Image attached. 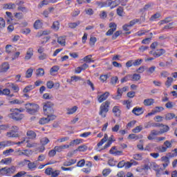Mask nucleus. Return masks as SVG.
Segmentation results:
<instances>
[{
    "label": "nucleus",
    "mask_w": 177,
    "mask_h": 177,
    "mask_svg": "<svg viewBox=\"0 0 177 177\" xmlns=\"http://www.w3.org/2000/svg\"><path fill=\"white\" fill-rule=\"evenodd\" d=\"M23 111H24V109H11L10 110V113L8 115V118L10 120H13L14 121H21L22 118H24V115L23 113Z\"/></svg>",
    "instance_id": "nucleus-1"
},
{
    "label": "nucleus",
    "mask_w": 177,
    "mask_h": 177,
    "mask_svg": "<svg viewBox=\"0 0 177 177\" xmlns=\"http://www.w3.org/2000/svg\"><path fill=\"white\" fill-rule=\"evenodd\" d=\"M110 106V102L106 101L102 103L100 107L99 115L102 117V118H106V114L109 113V107Z\"/></svg>",
    "instance_id": "nucleus-2"
},
{
    "label": "nucleus",
    "mask_w": 177,
    "mask_h": 177,
    "mask_svg": "<svg viewBox=\"0 0 177 177\" xmlns=\"http://www.w3.org/2000/svg\"><path fill=\"white\" fill-rule=\"evenodd\" d=\"M25 107L29 114H35L39 110V106L37 104L28 103L26 104Z\"/></svg>",
    "instance_id": "nucleus-3"
},
{
    "label": "nucleus",
    "mask_w": 177,
    "mask_h": 177,
    "mask_svg": "<svg viewBox=\"0 0 177 177\" xmlns=\"http://www.w3.org/2000/svg\"><path fill=\"white\" fill-rule=\"evenodd\" d=\"M149 9H150V6L149 5H146L143 8H141L139 12V13L140 14V19H136L134 20L133 24H142V23H143V21H145V20L143 14L145 13V12H146V10H149Z\"/></svg>",
    "instance_id": "nucleus-4"
},
{
    "label": "nucleus",
    "mask_w": 177,
    "mask_h": 177,
    "mask_svg": "<svg viewBox=\"0 0 177 177\" xmlns=\"http://www.w3.org/2000/svg\"><path fill=\"white\" fill-rule=\"evenodd\" d=\"M26 138H24L21 141L18 142H12L11 141H3L0 142V149H4V147H9V146H13V145H17L20 146V145H24L26 142Z\"/></svg>",
    "instance_id": "nucleus-5"
},
{
    "label": "nucleus",
    "mask_w": 177,
    "mask_h": 177,
    "mask_svg": "<svg viewBox=\"0 0 177 177\" xmlns=\"http://www.w3.org/2000/svg\"><path fill=\"white\" fill-rule=\"evenodd\" d=\"M53 104L50 102L46 103L43 106V110L45 115H50V114H53Z\"/></svg>",
    "instance_id": "nucleus-6"
},
{
    "label": "nucleus",
    "mask_w": 177,
    "mask_h": 177,
    "mask_svg": "<svg viewBox=\"0 0 177 177\" xmlns=\"http://www.w3.org/2000/svg\"><path fill=\"white\" fill-rule=\"evenodd\" d=\"M127 91H128V86H124L122 88H118V94L113 96V99H115V100H120V99L122 97V93L127 92Z\"/></svg>",
    "instance_id": "nucleus-7"
},
{
    "label": "nucleus",
    "mask_w": 177,
    "mask_h": 177,
    "mask_svg": "<svg viewBox=\"0 0 177 177\" xmlns=\"http://www.w3.org/2000/svg\"><path fill=\"white\" fill-rule=\"evenodd\" d=\"M109 28L110 29L106 33V35L107 36L113 35V34L114 33V31L117 30V24L111 22L109 24Z\"/></svg>",
    "instance_id": "nucleus-8"
},
{
    "label": "nucleus",
    "mask_w": 177,
    "mask_h": 177,
    "mask_svg": "<svg viewBox=\"0 0 177 177\" xmlns=\"http://www.w3.org/2000/svg\"><path fill=\"white\" fill-rule=\"evenodd\" d=\"M164 107L162 106H156L150 113H149L146 117H150V115H154V114H157V113H161L163 111Z\"/></svg>",
    "instance_id": "nucleus-9"
},
{
    "label": "nucleus",
    "mask_w": 177,
    "mask_h": 177,
    "mask_svg": "<svg viewBox=\"0 0 177 177\" xmlns=\"http://www.w3.org/2000/svg\"><path fill=\"white\" fill-rule=\"evenodd\" d=\"M120 3L121 0H115L113 1L111 0L106 1V5H108V6H111V9H114V8L118 6Z\"/></svg>",
    "instance_id": "nucleus-10"
},
{
    "label": "nucleus",
    "mask_w": 177,
    "mask_h": 177,
    "mask_svg": "<svg viewBox=\"0 0 177 177\" xmlns=\"http://www.w3.org/2000/svg\"><path fill=\"white\" fill-rule=\"evenodd\" d=\"M37 168H38V165H37V162H31V160H29L28 162V171H35Z\"/></svg>",
    "instance_id": "nucleus-11"
},
{
    "label": "nucleus",
    "mask_w": 177,
    "mask_h": 177,
    "mask_svg": "<svg viewBox=\"0 0 177 177\" xmlns=\"http://www.w3.org/2000/svg\"><path fill=\"white\" fill-rule=\"evenodd\" d=\"M34 55V48H29L27 50L26 55L25 56V60H30L31 57Z\"/></svg>",
    "instance_id": "nucleus-12"
},
{
    "label": "nucleus",
    "mask_w": 177,
    "mask_h": 177,
    "mask_svg": "<svg viewBox=\"0 0 177 177\" xmlns=\"http://www.w3.org/2000/svg\"><path fill=\"white\" fill-rule=\"evenodd\" d=\"M165 50L163 48L158 49L153 53V56L154 57H160V56H162V55H165Z\"/></svg>",
    "instance_id": "nucleus-13"
},
{
    "label": "nucleus",
    "mask_w": 177,
    "mask_h": 177,
    "mask_svg": "<svg viewBox=\"0 0 177 177\" xmlns=\"http://www.w3.org/2000/svg\"><path fill=\"white\" fill-rule=\"evenodd\" d=\"M26 136H28V139H32V140H35V139L37 138V133L32 130L28 131L26 132Z\"/></svg>",
    "instance_id": "nucleus-14"
},
{
    "label": "nucleus",
    "mask_w": 177,
    "mask_h": 177,
    "mask_svg": "<svg viewBox=\"0 0 177 177\" xmlns=\"http://www.w3.org/2000/svg\"><path fill=\"white\" fill-rule=\"evenodd\" d=\"M109 95H110V93L109 92H105L104 94L101 95L98 97V102L100 103H102V102H104V100H106Z\"/></svg>",
    "instance_id": "nucleus-15"
},
{
    "label": "nucleus",
    "mask_w": 177,
    "mask_h": 177,
    "mask_svg": "<svg viewBox=\"0 0 177 177\" xmlns=\"http://www.w3.org/2000/svg\"><path fill=\"white\" fill-rule=\"evenodd\" d=\"M143 108L142 107H135L133 109V113L135 114V115H140L143 114Z\"/></svg>",
    "instance_id": "nucleus-16"
},
{
    "label": "nucleus",
    "mask_w": 177,
    "mask_h": 177,
    "mask_svg": "<svg viewBox=\"0 0 177 177\" xmlns=\"http://www.w3.org/2000/svg\"><path fill=\"white\" fill-rule=\"evenodd\" d=\"M51 28L52 30H54V31H59L60 28V22H59V21H54L53 23Z\"/></svg>",
    "instance_id": "nucleus-17"
},
{
    "label": "nucleus",
    "mask_w": 177,
    "mask_h": 177,
    "mask_svg": "<svg viewBox=\"0 0 177 177\" xmlns=\"http://www.w3.org/2000/svg\"><path fill=\"white\" fill-rule=\"evenodd\" d=\"M109 139V136L107 134H104V138L97 144V147H100V146H103L107 140Z\"/></svg>",
    "instance_id": "nucleus-18"
},
{
    "label": "nucleus",
    "mask_w": 177,
    "mask_h": 177,
    "mask_svg": "<svg viewBox=\"0 0 177 177\" xmlns=\"http://www.w3.org/2000/svg\"><path fill=\"white\" fill-rule=\"evenodd\" d=\"M16 172V167L12 166L11 167H7V176L13 175Z\"/></svg>",
    "instance_id": "nucleus-19"
},
{
    "label": "nucleus",
    "mask_w": 177,
    "mask_h": 177,
    "mask_svg": "<svg viewBox=\"0 0 177 177\" xmlns=\"http://www.w3.org/2000/svg\"><path fill=\"white\" fill-rule=\"evenodd\" d=\"M10 68L9 64L7 62L3 63L1 67H0V71L1 73H5L6 71H8V69Z\"/></svg>",
    "instance_id": "nucleus-20"
},
{
    "label": "nucleus",
    "mask_w": 177,
    "mask_h": 177,
    "mask_svg": "<svg viewBox=\"0 0 177 177\" xmlns=\"http://www.w3.org/2000/svg\"><path fill=\"white\" fill-rule=\"evenodd\" d=\"M66 110H67L66 114L70 115L71 114H74V113H75V111L78 110V106H74L72 108H68Z\"/></svg>",
    "instance_id": "nucleus-21"
},
{
    "label": "nucleus",
    "mask_w": 177,
    "mask_h": 177,
    "mask_svg": "<svg viewBox=\"0 0 177 177\" xmlns=\"http://www.w3.org/2000/svg\"><path fill=\"white\" fill-rule=\"evenodd\" d=\"M113 113L115 117H120L121 115V110L118 106H115L113 108Z\"/></svg>",
    "instance_id": "nucleus-22"
},
{
    "label": "nucleus",
    "mask_w": 177,
    "mask_h": 177,
    "mask_svg": "<svg viewBox=\"0 0 177 177\" xmlns=\"http://www.w3.org/2000/svg\"><path fill=\"white\" fill-rule=\"evenodd\" d=\"M34 28H35V30H39V28H42V22L41 21V20L37 19L35 21V22L34 23L33 25Z\"/></svg>",
    "instance_id": "nucleus-23"
},
{
    "label": "nucleus",
    "mask_w": 177,
    "mask_h": 177,
    "mask_svg": "<svg viewBox=\"0 0 177 177\" xmlns=\"http://www.w3.org/2000/svg\"><path fill=\"white\" fill-rule=\"evenodd\" d=\"M17 132H15L13 130L7 133L8 138H19V133Z\"/></svg>",
    "instance_id": "nucleus-24"
},
{
    "label": "nucleus",
    "mask_w": 177,
    "mask_h": 177,
    "mask_svg": "<svg viewBox=\"0 0 177 177\" xmlns=\"http://www.w3.org/2000/svg\"><path fill=\"white\" fill-rule=\"evenodd\" d=\"M132 80H133V75H127V76L121 79L120 82H122V84H124V82H127V81H129V80L132 81Z\"/></svg>",
    "instance_id": "nucleus-25"
},
{
    "label": "nucleus",
    "mask_w": 177,
    "mask_h": 177,
    "mask_svg": "<svg viewBox=\"0 0 177 177\" xmlns=\"http://www.w3.org/2000/svg\"><path fill=\"white\" fill-rule=\"evenodd\" d=\"M133 26V21H131L129 24H125L123 26V30L124 31H129Z\"/></svg>",
    "instance_id": "nucleus-26"
},
{
    "label": "nucleus",
    "mask_w": 177,
    "mask_h": 177,
    "mask_svg": "<svg viewBox=\"0 0 177 177\" xmlns=\"http://www.w3.org/2000/svg\"><path fill=\"white\" fill-rule=\"evenodd\" d=\"M80 24H81V22L77 21V22H71L68 24V26L69 28H77Z\"/></svg>",
    "instance_id": "nucleus-27"
},
{
    "label": "nucleus",
    "mask_w": 177,
    "mask_h": 177,
    "mask_svg": "<svg viewBox=\"0 0 177 177\" xmlns=\"http://www.w3.org/2000/svg\"><path fill=\"white\" fill-rule=\"evenodd\" d=\"M6 53H13L15 48H13V46L8 44L6 46Z\"/></svg>",
    "instance_id": "nucleus-28"
},
{
    "label": "nucleus",
    "mask_w": 177,
    "mask_h": 177,
    "mask_svg": "<svg viewBox=\"0 0 177 177\" xmlns=\"http://www.w3.org/2000/svg\"><path fill=\"white\" fill-rule=\"evenodd\" d=\"M108 140L107 142L102 149H98L97 148L96 149L97 151H102V150H105V149H107L110 147V146H111V145L113 144V141H111L110 140Z\"/></svg>",
    "instance_id": "nucleus-29"
},
{
    "label": "nucleus",
    "mask_w": 177,
    "mask_h": 177,
    "mask_svg": "<svg viewBox=\"0 0 177 177\" xmlns=\"http://www.w3.org/2000/svg\"><path fill=\"white\" fill-rule=\"evenodd\" d=\"M57 42L62 46H64L66 45V37H59L57 39Z\"/></svg>",
    "instance_id": "nucleus-30"
},
{
    "label": "nucleus",
    "mask_w": 177,
    "mask_h": 177,
    "mask_svg": "<svg viewBox=\"0 0 177 177\" xmlns=\"http://www.w3.org/2000/svg\"><path fill=\"white\" fill-rule=\"evenodd\" d=\"M28 161L29 160L27 159H24L23 160H21L19 163L18 165L19 167H21V168H23L24 167H26V165H28Z\"/></svg>",
    "instance_id": "nucleus-31"
},
{
    "label": "nucleus",
    "mask_w": 177,
    "mask_h": 177,
    "mask_svg": "<svg viewBox=\"0 0 177 177\" xmlns=\"http://www.w3.org/2000/svg\"><path fill=\"white\" fill-rule=\"evenodd\" d=\"M173 82H174V78L171 77H168L167 81L165 83V85H166L167 88H169V86L172 85Z\"/></svg>",
    "instance_id": "nucleus-32"
},
{
    "label": "nucleus",
    "mask_w": 177,
    "mask_h": 177,
    "mask_svg": "<svg viewBox=\"0 0 177 177\" xmlns=\"http://www.w3.org/2000/svg\"><path fill=\"white\" fill-rule=\"evenodd\" d=\"M45 74V71L44 68H38L36 70V75L37 77H44Z\"/></svg>",
    "instance_id": "nucleus-33"
},
{
    "label": "nucleus",
    "mask_w": 177,
    "mask_h": 177,
    "mask_svg": "<svg viewBox=\"0 0 177 177\" xmlns=\"http://www.w3.org/2000/svg\"><path fill=\"white\" fill-rule=\"evenodd\" d=\"M78 82V81H81V77L80 76H76V75H74V76H72L71 77V81H67V82H69V84H71V82Z\"/></svg>",
    "instance_id": "nucleus-34"
},
{
    "label": "nucleus",
    "mask_w": 177,
    "mask_h": 177,
    "mask_svg": "<svg viewBox=\"0 0 177 177\" xmlns=\"http://www.w3.org/2000/svg\"><path fill=\"white\" fill-rule=\"evenodd\" d=\"M174 140H171V141L166 140L164 142V145L165 146V147H167V149H171V147H172V143H174Z\"/></svg>",
    "instance_id": "nucleus-35"
},
{
    "label": "nucleus",
    "mask_w": 177,
    "mask_h": 177,
    "mask_svg": "<svg viewBox=\"0 0 177 177\" xmlns=\"http://www.w3.org/2000/svg\"><path fill=\"white\" fill-rule=\"evenodd\" d=\"M144 105L145 106H151L154 103V100L153 99H146L144 100Z\"/></svg>",
    "instance_id": "nucleus-36"
},
{
    "label": "nucleus",
    "mask_w": 177,
    "mask_h": 177,
    "mask_svg": "<svg viewBox=\"0 0 177 177\" xmlns=\"http://www.w3.org/2000/svg\"><path fill=\"white\" fill-rule=\"evenodd\" d=\"M8 86H9V88H12L15 92H17L20 89L19 88V86H17V84H15L13 83H8Z\"/></svg>",
    "instance_id": "nucleus-37"
},
{
    "label": "nucleus",
    "mask_w": 177,
    "mask_h": 177,
    "mask_svg": "<svg viewBox=\"0 0 177 177\" xmlns=\"http://www.w3.org/2000/svg\"><path fill=\"white\" fill-rule=\"evenodd\" d=\"M83 62H86V63H93V60H92V55H89L86 57H84L82 59Z\"/></svg>",
    "instance_id": "nucleus-38"
},
{
    "label": "nucleus",
    "mask_w": 177,
    "mask_h": 177,
    "mask_svg": "<svg viewBox=\"0 0 177 177\" xmlns=\"http://www.w3.org/2000/svg\"><path fill=\"white\" fill-rule=\"evenodd\" d=\"M0 175L1 176H5V175L8 176V167L0 169Z\"/></svg>",
    "instance_id": "nucleus-39"
},
{
    "label": "nucleus",
    "mask_w": 177,
    "mask_h": 177,
    "mask_svg": "<svg viewBox=\"0 0 177 177\" xmlns=\"http://www.w3.org/2000/svg\"><path fill=\"white\" fill-rule=\"evenodd\" d=\"M10 162H12V158H4L0 161V164H6V165H8V164H10Z\"/></svg>",
    "instance_id": "nucleus-40"
},
{
    "label": "nucleus",
    "mask_w": 177,
    "mask_h": 177,
    "mask_svg": "<svg viewBox=\"0 0 177 177\" xmlns=\"http://www.w3.org/2000/svg\"><path fill=\"white\" fill-rule=\"evenodd\" d=\"M123 104L124 105H127V109L128 110H129L131 109V107H132V106L131 104H132V100H128L126 101H123Z\"/></svg>",
    "instance_id": "nucleus-41"
},
{
    "label": "nucleus",
    "mask_w": 177,
    "mask_h": 177,
    "mask_svg": "<svg viewBox=\"0 0 177 177\" xmlns=\"http://www.w3.org/2000/svg\"><path fill=\"white\" fill-rule=\"evenodd\" d=\"M48 122H49V119L48 118H42L39 121V124L41 125H45V124H48Z\"/></svg>",
    "instance_id": "nucleus-42"
},
{
    "label": "nucleus",
    "mask_w": 177,
    "mask_h": 177,
    "mask_svg": "<svg viewBox=\"0 0 177 177\" xmlns=\"http://www.w3.org/2000/svg\"><path fill=\"white\" fill-rule=\"evenodd\" d=\"M173 118H175V114L174 113H167L165 115V120L167 121H169L171 120H173Z\"/></svg>",
    "instance_id": "nucleus-43"
},
{
    "label": "nucleus",
    "mask_w": 177,
    "mask_h": 177,
    "mask_svg": "<svg viewBox=\"0 0 177 177\" xmlns=\"http://www.w3.org/2000/svg\"><path fill=\"white\" fill-rule=\"evenodd\" d=\"M32 71L33 70L32 68L28 69L26 73V78H31V77L32 76Z\"/></svg>",
    "instance_id": "nucleus-44"
},
{
    "label": "nucleus",
    "mask_w": 177,
    "mask_h": 177,
    "mask_svg": "<svg viewBox=\"0 0 177 177\" xmlns=\"http://www.w3.org/2000/svg\"><path fill=\"white\" fill-rule=\"evenodd\" d=\"M97 41V39L95 37H90V41L89 45L90 46H95V44H96V41Z\"/></svg>",
    "instance_id": "nucleus-45"
},
{
    "label": "nucleus",
    "mask_w": 177,
    "mask_h": 177,
    "mask_svg": "<svg viewBox=\"0 0 177 177\" xmlns=\"http://www.w3.org/2000/svg\"><path fill=\"white\" fill-rule=\"evenodd\" d=\"M40 142H41L42 146H46V145H48V143H49L50 140L48 138L44 137L41 139Z\"/></svg>",
    "instance_id": "nucleus-46"
},
{
    "label": "nucleus",
    "mask_w": 177,
    "mask_h": 177,
    "mask_svg": "<svg viewBox=\"0 0 177 177\" xmlns=\"http://www.w3.org/2000/svg\"><path fill=\"white\" fill-rule=\"evenodd\" d=\"M27 174V172L24 171H19L17 174L14 175L12 177H24Z\"/></svg>",
    "instance_id": "nucleus-47"
},
{
    "label": "nucleus",
    "mask_w": 177,
    "mask_h": 177,
    "mask_svg": "<svg viewBox=\"0 0 177 177\" xmlns=\"http://www.w3.org/2000/svg\"><path fill=\"white\" fill-rule=\"evenodd\" d=\"M5 9H16L15 3H7L4 6Z\"/></svg>",
    "instance_id": "nucleus-48"
},
{
    "label": "nucleus",
    "mask_w": 177,
    "mask_h": 177,
    "mask_svg": "<svg viewBox=\"0 0 177 177\" xmlns=\"http://www.w3.org/2000/svg\"><path fill=\"white\" fill-rule=\"evenodd\" d=\"M167 130H165V131H157V130H152L151 131V133H152L153 134V136H158V135H161L162 133H165V132Z\"/></svg>",
    "instance_id": "nucleus-49"
},
{
    "label": "nucleus",
    "mask_w": 177,
    "mask_h": 177,
    "mask_svg": "<svg viewBox=\"0 0 177 177\" xmlns=\"http://www.w3.org/2000/svg\"><path fill=\"white\" fill-rule=\"evenodd\" d=\"M0 95H10V90L9 88H4L3 91L0 90Z\"/></svg>",
    "instance_id": "nucleus-50"
},
{
    "label": "nucleus",
    "mask_w": 177,
    "mask_h": 177,
    "mask_svg": "<svg viewBox=\"0 0 177 177\" xmlns=\"http://www.w3.org/2000/svg\"><path fill=\"white\" fill-rule=\"evenodd\" d=\"M59 66H53L50 70V74H53V73H57V71H59Z\"/></svg>",
    "instance_id": "nucleus-51"
},
{
    "label": "nucleus",
    "mask_w": 177,
    "mask_h": 177,
    "mask_svg": "<svg viewBox=\"0 0 177 177\" xmlns=\"http://www.w3.org/2000/svg\"><path fill=\"white\" fill-rule=\"evenodd\" d=\"M142 129H143V126H142V125L137 126L133 129V132H134V133H139V132H140Z\"/></svg>",
    "instance_id": "nucleus-52"
},
{
    "label": "nucleus",
    "mask_w": 177,
    "mask_h": 177,
    "mask_svg": "<svg viewBox=\"0 0 177 177\" xmlns=\"http://www.w3.org/2000/svg\"><path fill=\"white\" fill-rule=\"evenodd\" d=\"M34 89V87H32V85L27 86L24 89V93H27L28 92H30V91H32Z\"/></svg>",
    "instance_id": "nucleus-53"
},
{
    "label": "nucleus",
    "mask_w": 177,
    "mask_h": 177,
    "mask_svg": "<svg viewBox=\"0 0 177 177\" xmlns=\"http://www.w3.org/2000/svg\"><path fill=\"white\" fill-rule=\"evenodd\" d=\"M85 165V160L82 159L77 162L76 167H79L80 168H82Z\"/></svg>",
    "instance_id": "nucleus-54"
},
{
    "label": "nucleus",
    "mask_w": 177,
    "mask_h": 177,
    "mask_svg": "<svg viewBox=\"0 0 177 177\" xmlns=\"http://www.w3.org/2000/svg\"><path fill=\"white\" fill-rule=\"evenodd\" d=\"M68 139H70V138L68 137H62L59 139L57 140V142H58L59 143H63L64 142H67V140H68Z\"/></svg>",
    "instance_id": "nucleus-55"
},
{
    "label": "nucleus",
    "mask_w": 177,
    "mask_h": 177,
    "mask_svg": "<svg viewBox=\"0 0 177 177\" xmlns=\"http://www.w3.org/2000/svg\"><path fill=\"white\" fill-rule=\"evenodd\" d=\"M160 17H161V15H160V13H156L151 17L150 20L153 21L156 20V19H160Z\"/></svg>",
    "instance_id": "nucleus-56"
},
{
    "label": "nucleus",
    "mask_w": 177,
    "mask_h": 177,
    "mask_svg": "<svg viewBox=\"0 0 177 177\" xmlns=\"http://www.w3.org/2000/svg\"><path fill=\"white\" fill-rule=\"evenodd\" d=\"M147 49H149V46H142L138 48V50H139V52H141L142 53H143L144 52H146V50H147Z\"/></svg>",
    "instance_id": "nucleus-57"
},
{
    "label": "nucleus",
    "mask_w": 177,
    "mask_h": 177,
    "mask_svg": "<svg viewBox=\"0 0 177 177\" xmlns=\"http://www.w3.org/2000/svg\"><path fill=\"white\" fill-rule=\"evenodd\" d=\"M110 172H111L110 169H105L102 171V175L103 176H109V175H110Z\"/></svg>",
    "instance_id": "nucleus-58"
},
{
    "label": "nucleus",
    "mask_w": 177,
    "mask_h": 177,
    "mask_svg": "<svg viewBox=\"0 0 177 177\" xmlns=\"http://www.w3.org/2000/svg\"><path fill=\"white\" fill-rule=\"evenodd\" d=\"M149 42H151V37H147L142 41V44L144 45H148Z\"/></svg>",
    "instance_id": "nucleus-59"
},
{
    "label": "nucleus",
    "mask_w": 177,
    "mask_h": 177,
    "mask_svg": "<svg viewBox=\"0 0 177 177\" xmlns=\"http://www.w3.org/2000/svg\"><path fill=\"white\" fill-rule=\"evenodd\" d=\"M118 81V77L114 76V77H111V84H112V85H115V84H117Z\"/></svg>",
    "instance_id": "nucleus-60"
},
{
    "label": "nucleus",
    "mask_w": 177,
    "mask_h": 177,
    "mask_svg": "<svg viewBox=\"0 0 177 177\" xmlns=\"http://www.w3.org/2000/svg\"><path fill=\"white\" fill-rule=\"evenodd\" d=\"M46 86L48 89H52L55 86V84L52 81H48L46 83Z\"/></svg>",
    "instance_id": "nucleus-61"
},
{
    "label": "nucleus",
    "mask_w": 177,
    "mask_h": 177,
    "mask_svg": "<svg viewBox=\"0 0 177 177\" xmlns=\"http://www.w3.org/2000/svg\"><path fill=\"white\" fill-rule=\"evenodd\" d=\"M122 13H124V8L122 7H119L117 9V14L118 15V16H122Z\"/></svg>",
    "instance_id": "nucleus-62"
},
{
    "label": "nucleus",
    "mask_w": 177,
    "mask_h": 177,
    "mask_svg": "<svg viewBox=\"0 0 177 177\" xmlns=\"http://www.w3.org/2000/svg\"><path fill=\"white\" fill-rule=\"evenodd\" d=\"M59 175H60V171H59V170L53 171V172L51 173V177H57V176H59Z\"/></svg>",
    "instance_id": "nucleus-63"
},
{
    "label": "nucleus",
    "mask_w": 177,
    "mask_h": 177,
    "mask_svg": "<svg viewBox=\"0 0 177 177\" xmlns=\"http://www.w3.org/2000/svg\"><path fill=\"white\" fill-rule=\"evenodd\" d=\"M56 149H55V148L50 151H49L48 152V156L50 157H55V156H56Z\"/></svg>",
    "instance_id": "nucleus-64"
}]
</instances>
